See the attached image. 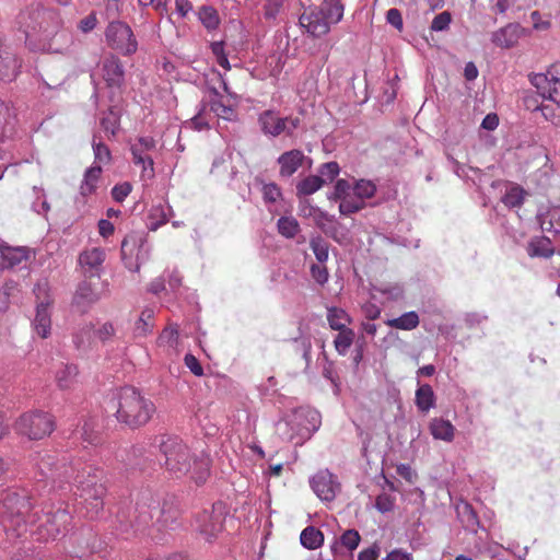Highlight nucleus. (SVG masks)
Wrapping results in <instances>:
<instances>
[{"instance_id": "nucleus-56", "label": "nucleus", "mask_w": 560, "mask_h": 560, "mask_svg": "<svg viewBox=\"0 0 560 560\" xmlns=\"http://www.w3.org/2000/svg\"><path fill=\"white\" fill-rule=\"evenodd\" d=\"M386 21L388 24H390L396 30H398V31L402 30V26H404L402 16H401V12L398 9H396V8L389 9L386 12Z\"/></svg>"}, {"instance_id": "nucleus-51", "label": "nucleus", "mask_w": 560, "mask_h": 560, "mask_svg": "<svg viewBox=\"0 0 560 560\" xmlns=\"http://www.w3.org/2000/svg\"><path fill=\"white\" fill-rule=\"evenodd\" d=\"M452 22L451 13L443 11L434 16L431 23V30L434 32H443L450 27Z\"/></svg>"}, {"instance_id": "nucleus-22", "label": "nucleus", "mask_w": 560, "mask_h": 560, "mask_svg": "<svg viewBox=\"0 0 560 560\" xmlns=\"http://www.w3.org/2000/svg\"><path fill=\"white\" fill-rule=\"evenodd\" d=\"M28 247H0V269L12 268L28 257Z\"/></svg>"}, {"instance_id": "nucleus-58", "label": "nucleus", "mask_w": 560, "mask_h": 560, "mask_svg": "<svg viewBox=\"0 0 560 560\" xmlns=\"http://www.w3.org/2000/svg\"><path fill=\"white\" fill-rule=\"evenodd\" d=\"M184 361L194 375L201 376L203 374V369L195 355L188 353L185 355Z\"/></svg>"}, {"instance_id": "nucleus-20", "label": "nucleus", "mask_w": 560, "mask_h": 560, "mask_svg": "<svg viewBox=\"0 0 560 560\" xmlns=\"http://www.w3.org/2000/svg\"><path fill=\"white\" fill-rule=\"evenodd\" d=\"M105 259V253L101 247L86 248L81 253L79 262L85 272H90L93 277L94 272H97Z\"/></svg>"}, {"instance_id": "nucleus-53", "label": "nucleus", "mask_w": 560, "mask_h": 560, "mask_svg": "<svg viewBox=\"0 0 560 560\" xmlns=\"http://www.w3.org/2000/svg\"><path fill=\"white\" fill-rule=\"evenodd\" d=\"M131 190H132L131 184L128 182H124V183L115 185L112 188L110 194L115 201L122 202L128 197V195L131 192Z\"/></svg>"}, {"instance_id": "nucleus-2", "label": "nucleus", "mask_w": 560, "mask_h": 560, "mask_svg": "<svg viewBox=\"0 0 560 560\" xmlns=\"http://www.w3.org/2000/svg\"><path fill=\"white\" fill-rule=\"evenodd\" d=\"M34 465L43 478L50 479L59 488L73 485L79 497V514L88 520L96 518L104 509L107 489L104 483V470L93 465L59 458L48 452H39L33 458Z\"/></svg>"}, {"instance_id": "nucleus-24", "label": "nucleus", "mask_w": 560, "mask_h": 560, "mask_svg": "<svg viewBox=\"0 0 560 560\" xmlns=\"http://www.w3.org/2000/svg\"><path fill=\"white\" fill-rule=\"evenodd\" d=\"M155 326L154 310L144 308L135 323L133 335L136 338H143L153 332Z\"/></svg>"}, {"instance_id": "nucleus-54", "label": "nucleus", "mask_w": 560, "mask_h": 560, "mask_svg": "<svg viewBox=\"0 0 560 560\" xmlns=\"http://www.w3.org/2000/svg\"><path fill=\"white\" fill-rule=\"evenodd\" d=\"M311 275L312 278L320 285H324L328 281V271L326 266L323 264H312Z\"/></svg>"}, {"instance_id": "nucleus-55", "label": "nucleus", "mask_w": 560, "mask_h": 560, "mask_svg": "<svg viewBox=\"0 0 560 560\" xmlns=\"http://www.w3.org/2000/svg\"><path fill=\"white\" fill-rule=\"evenodd\" d=\"M139 5L143 8H153L161 15L167 13L168 0H138Z\"/></svg>"}, {"instance_id": "nucleus-42", "label": "nucleus", "mask_w": 560, "mask_h": 560, "mask_svg": "<svg viewBox=\"0 0 560 560\" xmlns=\"http://www.w3.org/2000/svg\"><path fill=\"white\" fill-rule=\"evenodd\" d=\"M101 126L104 131L110 133L112 137L116 136L119 129V115L114 107H110L101 118Z\"/></svg>"}, {"instance_id": "nucleus-49", "label": "nucleus", "mask_w": 560, "mask_h": 560, "mask_svg": "<svg viewBox=\"0 0 560 560\" xmlns=\"http://www.w3.org/2000/svg\"><path fill=\"white\" fill-rule=\"evenodd\" d=\"M339 172L340 167L337 162H327L319 167L318 176L323 177L325 179V183L332 182L339 175Z\"/></svg>"}, {"instance_id": "nucleus-13", "label": "nucleus", "mask_w": 560, "mask_h": 560, "mask_svg": "<svg viewBox=\"0 0 560 560\" xmlns=\"http://www.w3.org/2000/svg\"><path fill=\"white\" fill-rule=\"evenodd\" d=\"M306 161H308V158L300 149L283 152L277 159L280 178L292 177Z\"/></svg>"}, {"instance_id": "nucleus-43", "label": "nucleus", "mask_w": 560, "mask_h": 560, "mask_svg": "<svg viewBox=\"0 0 560 560\" xmlns=\"http://www.w3.org/2000/svg\"><path fill=\"white\" fill-rule=\"evenodd\" d=\"M141 247H121V258L125 262V266L131 271H139L140 264L138 262V257Z\"/></svg>"}, {"instance_id": "nucleus-19", "label": "nucleus", "mask_w": 560, "mask_h": 560, "mask_svg": "<svg viewBox=\"0 0 560 560\" xmlns=\"http://www.w3.org/2000/svg\"><path fill=\"white\" fill-rule=\"evenodd\" d=\"M20 65L14 54L8 47L0 45V81L10 82L16 74Z\"/></svg>"}, {"instance_id": "nucleus-18", "label": "nucleus", "mask_w": 560, "mask_h": 560, "mask_svg": "<svg viewBox=\"0 0 560 560\" xmlns=\"http://www.w3.org/2000/svg\"><path fill=\"white\" fill-rule=\"evenodd\" d=\"M154 514H158L155 518L156 532L175 529L177 526L178 512L171 505L163 504L160 506L159 504H154Z\"/></svg>"}, {"instance_id": "nucleus-60", "label": "nucleus", "mask_w": 560, "mask_h": 560, "mask_svg": "<svg viewBox=\"0 0 560 560\" xmlns=\"http://www.w3.org/2000/svg\"><path fill=\"white\" fill-rule=\"evenodd\" d=\"M375 506L381 512H389L394 508V500L388 494H381L376 498Z\"/></svg>"}, {"instance_id": "nucleus-41", "label": "nucleus", "mask_w": 560, "mask_h": 560, "mask_svg": "<svg viewBox=\"0 0 560 560\" xmlns=\"http://www.w3.org/2000/svg\"><path fill=\"white\" fill-rule=\"evenodd\" d=\"M354 196L364 201V199L372 198L376 192V185L369 179H359L355 180L353 187Z\"/></svg>"}, {"instance_id": "nucleus-37", "label": "nucleus", "mask_w": 560, "mask_h": 560, "mask_svg": "<svg viewBox=\"0 0 560 560\" xmlns=\"http://www.w3.org/2000/svg\"><path fill=\"white\" fill-rule=\"evenodd\" d=\"M338 331L339 332L334 340V346L339 354L345 355L349 348L351 347V345L353 343L355 334L351 328L348 327L343 329H338Z\"/></svg>"}, {"instance_id": "nucleus-50", "label": "nucleus", "mask_w": 560, "mask_h": 560, "mask_svg": "<svg viewBox=\"0 0 560 560\" xmlns=\"http://www.w3.org/2000/svg\"><path fill=\"white\" fill-rule=\"evenodd\" d=\"M351 190V185L347 179L340 178L336 182L334 191L328 197L332 200H340L342 198L349 197Z\"/></svg>"}, {"instance_id": "nucleus-47", "label": "nucleus", "mask_w": 560, "mask_h": 560, "mask_svg": "<svg viewBox=\"0 0 560 560\" xmlns=\"http://www.w3.org/2000/svg\"><path fill=\"white\" fill-rule=\"evenodd\" d=\"M92 147L95 162L106 164L110 161L112 154L108 147L104 144L102 141H96V137L93 138Z\"/></svg>"}, {"instance_id": "nucleus-16", "label": "nucleus", "mask_w": 560, "mask_h": 560, "mask_svg": "<svg viewBox=\"0 0 560 560\" xmlns=\"http://www.w3.org/2000/svg\"><path fill=\"white\" fill-rule=\"evenodd\" d=\"M300 23L310 34L316 37L326 35L330 30L325 13L320 9L304 12L300 18Z\"/></svg>"}, {"instance_id": "nucleus-45", "label": "nucleus", "mask_w": 560, "mask_h": 560, "mask_svg": "<svg viewBox=\"0 0 560 560\" xmlns=\"http://www.w3.org/2000/svg\"><path fill=\"white\" fill-rule=\"evenodd\" d=\"M364 207V201L351 196L340 199L339 211L343 215H350L360 211Z\"/></svg>"}, {"instance_id": "nucleus-38", "label": "nucleus", "mask_w": 560, "mask_h": 560, "mask_svg": "<svg viewBox=\"0 0 560 560\" xmlns=\"http://www.w3.org/2000/svg\"><path fill=\"white\" fill-rule=\"evenodd\" d=\"M198 19L207 30H215L220 24L218 12L210 5L199 8Z\"/></svg>"}, {"instance_id": "nucleus-12", "label": "nucleus", "mask_w": 560, "mask_h": 560, "mask_svg": "<svg viewBox=\"0 0 560 560\" xmlns=\"http://www.w3.org/2000/svg\"><path fill=\"white\" fill-rule=\"evenodd\" d=\"M311 487L320 500L327 502L332 501L340 489L337 478L328 469L315 474L311 479Z\"/></svg>"}, {"instance_id": "nucleus-21", "label": "nucleus", "mask_w": 560, "mask_h": 560, "mask_svg": "<svg viewBox=\"0 0 560 560\" xmlns=\"http://www.w3.org/2000/svg\"><path fill=\"white\" fill-rule=\"evenodd\" d=\"M212 96L209 105L210 110L213 112L219 118L224 120L233 121L237 118V113L231 104L223 102V96L218 92L217 89H211Z\"/></svg>"}, {"instance_id": "nucleus-6", "label": "nucleus", "mask_w": 560, "mask_h": 560, "mask_svg": "<svg viewBox=\"0 0 560 560\" xmlns=\"http://www.w3.org/2000/svg\"><path fill=\"white\" fill-rule=\"evenodd\" d=\"M56 423L52 415L42 410H31L22 413L14 422L13 429L20 436L30 441H38L49 436Z\"/></svg>"}, {"instance_id": "nucleus-8", "label": "nucleus", "mask_w": 560, "mask_h": 560, "mask_svg": "<svg viewBox=\"0 0 560 560\" xmlns=\"http://www.w3.org/2000/svg\"><path fill=\"white\" fill-rule=\"evenodd\" d=\"M105 38L108 47L122 56H131L138 50V40L131 27L122 21L110 22L106 27Z\"/></svg>"}, {"instance_id": "nucleus-44", "label": "nucleus", "mask_w": 560, "mask_h": 560, "mask_svg": "<svg viewBox=\"0 0 560 560\" xmlns=\"http://www.w3.org/2000/svg\"><path fill=\"white\" fill-rule=\"evenodd\" d=\"M33 191L35 194V200L32 202L33 211H35L38 214L46 215L50 209V205L46 199L45 190L43 188L34 186Z\"/></svg>"}, {"instance_id": "nucleus-5", "label": "nucleus", "mask_w": 560, "mask_h": 560, "mask_svg": "<svg viewBox=\"0 0 560 560\" xmlns=\"http://www.w3.org/2000/svg\"><path fill=\"white\" fill-rule=\"evenodd\" d=\"M20 23L25 35V42L31 45L33 37L43 36L46 38L54 34L62 25V20L56 9L35 3L20 14Z\"/></svg>"}, {"instance_id": "nucleus-10", "label": "nucleus", "mask_w": 560, "mask_h": 560, "mask_svg": "<svg viewBox=\"0 0 560 560\" xmlns=\"http://www.w3.org/2000/svg\"><path fill=\"white\" fill-rule=\"evenodd\" d=\"M102 78L106 86L115 91H120L125 83V68L120 59L110 54L106 56L101 65Z\"/></svg>"}, {"instance_id": "nucleus-17", "label": "nucleus", "mask_w": 560, "mask_h": 560, "mask_svg": "<svg viewBox=\"0 0 560 560\" xmlns=\"http://www.w3.org/2000/svg\"><path fill=\"white\" fill-rule=\"evenodd\" d=\"M258 124L264 135L276 138L284 133V117H280L277 112L268 109L258 116Z\"/></svg>"}, {"instance_id": "nucleus-26", "label": "nucleus", "mask_w": 560, "mask_h": 560, "mask_svg": "<svg viewBox=\"0 0 560 560\" xmlns=\"http://www.w3.org/2000/svg\"><path fill=\"white\" fill-rule=\"evenodd\" d=\"M154 505H138L135 526L138 530L155 529Z\"/></svg>"}, {"instance_id": "nucleus-9", "label": "nucleus", "mask_w": 560, "mask_h": 560, "mask_svg": "<svg viewBox=\"0 0 560 560\" xmlns=\"http://www.w3.org/2000/svg\"><path fill=\"white\" fill-rule=\"evenodd\" d=\"M224 511L221 504H213L196 517L197 530L207 540L212 541L223 530Z\"/></svg>"}, {"instance_id": "nucleus-30", "label": "nucleus", "mask_w": 560, "mask_h": 560, "mask_svg": "<svg viewBox=\"0 0 560 560\" xmlns=\"http://www.w3.org/2000/svg\"><path fill=\"white\" fill-rule=\"evenodd\" d=\"M256 183L261 185L262 200L268 206L269 211H271L270 206L276 205L283 197L281 188L273 182L265 183L259 178H256Z\"/></svg>"}, {"instance_id": "nucleus-62", "label": "nucleus", "mask_w": 560, "mask_h": 560, "mask_svg": "<svg viewBox=\"0 0 560 560\" xmlns=\"http://www.w3.org/2000/svg\"><path fill=\"white\" fill-rule=\"evenodd\" d=\"M285 130L284 135L292 137L296 129L301 126V118L299 116L284 117Z\"/></svg>"}, {"instance_id": "nucleus-52", "label": "nucleus", "mask_w": 560, "mask_h": 560, "mask_svg": "<svg viewBox=\"0 0 560 560\" xmlns=\"http://www.w3.org/2000/svg\"><path fill=\"white\" fill-rule=\"evenodd\" d=\"M285 0H266L264 15L268 20H275L280 13Z\"/></svg>"}, {"instance_id": "nucleus-39", "label": "nucleus", "mask_w": 560, "mask_h": 560, "mask_svg": "<svg viewBox=\"0 0 560 560\" xmlns=\"http://www.w3.org/2000/svg\"><path fill=\"white\" fill-rule=\"evenodd\" d=\"M525 190L514 185L510 187L502 197V202L509 208H517L524 203Z\"/></svg>"}, {"instance_id": "nucleus-7", "label": "nucleus", "mask_w": 560, "mask_h": 560, "mask_svg": "<svg viewBox=\"0 0 560 560\" xmlns=\"http://www.w3.org/2000/svg\"><path fill=\"white\" fill-rule=\"evenodd\" d=\"M36 299V313L32 326L35 332L43 339L48 338L51 330V312L54 299L47 280L36 283L34 288Z\"/></svg>"}, {"instance_id": "nucleus-28", "label": "nucleus", "mask_w": 560, "mask_h": 560, "mask_svg": "<svg viewBox=\"0 0 560 560\" xmlns=\"http://www.w3.org/2000/svg\"><path fill=\"white\" fill-rule=\"evenodd\" d=\"M419 315L415 311L404 313L397 318L387 319L385 322L388 327L400 330H412L419 326Z\"/></svg>"}, {"instance_id": "nucleus-59", "label": "nucleus", "mask_w": 560, "mask_h": 560, "mask_svg": "<svg viewBox=\"0 0 560 560\" xmlns=\"http://www.w3.org/2000/svg\"><path fill=\"white\" fill-rule=\"evenodd\" d=\"M172 212V208L167 206L166 208L158 207L152 209L151 217L158 218L161 217L159 223L153 224L152 230H156L160 224L166 223L168 221V213Z\"/></svg>"}, {"instance_id": "nucleus-63", "label": "nucleus", "mask_w": 560, "mask_h": 560, "mask_svg": "<svg viewBox=\"0 0 560 560\" xmlns=\"http://www.w3.org/2000/svg\"><path fill=\"white\" fill-rule=\"evenodd\" d=\"M362 313L368 320H374L380 317L381 308L373 303H365L362 306Z\"/></svg>"}, {"instance_id": "nucleus-40", "label": "nucleus", "mask_w": 560, "mask_h": 560, "mask_svg": "<svg viewBox=\"0 0 560 560\" xmlns=\"http://www.w3.org/2000/svg\"><path fill=\"white\" fill-rule=\"evenodd\" d=\"M278 232L287 237H294L300 231V224L293 217H281L277 222Z\"/></svg>"}, {"instance_id": "nucleus-1", "label": "nucleus", "mask_w": 560, "mask_h": 560, "mask_svg": "<svg viewBox=\"0 0 560 560\" xmlns=\"http://www.w3.org/2000/svg\"><path fill=\"white\" fill-rule=\"evenodd\" d=\"M40 513L33 510L26 495L7 493L0 502V524L7 540L18 545L31 536L38 542H47L68 533L72 516L67 502L47 504Z\"/></svg>"}, {"instance_id": "nucleus-27", "label": "nucleus", "mask_w": 560, "mask_h": 560, "mask_svg": "<svg viewBox=\"0 0 560 560\" xmlns=\"http://www.w3.org/2000/svg\"><path fill=\"white\" fill-rule=\"evenodd\" d=\"M417 408L421 412H428L435 405V395L434 392L429 384H423L418 387L416 390V399H415Z\"/></svg>"}, {"instance_id": "nucleus-36", "label": "nucleus", "mask_w": 560, "mask_h": 560, "mask_svg": "<svg viewBox=\"0 0 560 560\" xmlns=\"http://www.w3.org/2000/svg\"><path fill=\"white\" fill-rule=\"evenodd\" d=\"M101 173L102 167L100 165H92L85 171L83 182L80 186L82 195L86 196L94 192Z\"/></svg>"}, {"instance_id": "nucleus-25", "label": "nucleus", "mask_w": 560, "mask_h": 560, "mask_svg": "<svg viewBox=\"0 0 560 560\" xmlns=\"http://www.w3.org/2000/svg\"><path fill=\"white\" fill-rule=\"evenodd\" d=\"M430 433L436 440L452 442L455 435V427L448 420L434 418L429 425Z\"/></svg>"}, {"instance_id": "nucleus-64", "label": "nucleus", "mask_w": 560, "mask_h": 560, "mask_svg": "<svg viewBox=\"0 0 560 560\" xmlns=\"http://www.w3.org/2000/svg\"><path fill=\"white\" fill-rule=\"evenodd\" d=\"M177 338H178V331L175 328H165L160 336V340L162 342L168 343L170 346L175 345L177 341Z\"/></svg>"}, {"instance_id": "nucleus-33", "label": "nucleus", "mask_w": 560, "mask_h": 560, "mask_svg": "<svg viewBox=\"0 0 560 560\" xmlns=\"http://www.w3.org/2000/svg\"><path fill=\"white\" fill-rule=\"evenodd\" d=\"M327 322L332 330L347 328V325L351 323L350 315L340 307H328L327 308Z\"/></svg>"}, {"instance_id": "nucleus-32", "label": "nucleus", "mask_w": 560, "mask_h": 560, "mask_svg": "<svg viewBox=\"0 0 560 560\" xmlns=\"http://www.w3.org/2000/svg\"><path fill=\"white\" fill-rule=\"evenodd\" d=\"M94 337V326L86 323L80 326L72 335V341L77 350L86 349L91 346Z\"/></svg>"}, {"instance_id": "nucleus-4", "label": "nucleus", "mask_w": 560, "mask_h": 560, "mask_svg": "<svg viewBox=\"0 0 560 560\" xmlns=\"http://www.w3.org/2000/svg\"><path fill=\"white\" fill-rule=\"evenodd\" d=\"M154 402L131 386L120 388L117 395L116 419L131 429L145 425L155 413Z\"/></svg>"}, {"instance_id": "nucleus-48", "label": "nucleus", "mask_w": 560, "mask_h": 560, "mask_svg": "<svg viewBox=\"0 0 560 560\" xmlns=\"http://www.w3.org/2000/svg\"><path fill=\"white\" fill-rule=\"evenodd\" d=\"M360 540V534L355 529H348L340 537L341 545L350 551L357 549Z\"/></svg>"}, {"instance_id": "nucleus-23", "label": "nucleus", "mask_w": 560, "mask_h": 560, "mask_svg": "<svg viewBox=\"0 0 560 560\" xmlns=\"http://www.w3.org/2000/svg\"><path fill=\"white\" fill-rule=\"evenodd\" d=\"M79 368L75 364H63L56 372V383L60 389H71L78 383Z\"/></svg>"}, {"instance_id": "nucleus-11", "label": "nucleus", "mask_w": 560, "mask_h": 560, "mask_svg": "<svg viewBox=\"0 0 560 560\" xmlns=\"http://www.w3.org/2000/svg\"><path fill=\"white\" fill-rule=\"evenodd\" d=\"M529 82L535 86L537 93L545 100L557 104L560 108V79L548 73H533Z\"/></svg>"}, {"instance_id": "nucleus-29", "label": "nucleus", "mask_w": 560, "mask_h": 560, "mask_svg": "<svg viewBox=\"0 0 560 560\" xmlns=\"http://www.w3.org/2000/svg\"><path fill=\"white\" fill-rule=\"evenodd\" d=\"M130 152L132 154V161L136 165L142 166V176H148L149 178L154 176V162L149 152L143 149L132 148L130 147Z\"/></svg>"}, {"instance_id": "nucleus-15", "label": "nucleus", "mask_w": 560, "mask_h": 560, "mask_svg": "<svg viewBox=\"0 0 560 560\" xmlns=\"http://www.w3.org/2000/svg\"><path fill=\"white\" fill-rule=\"evenodd\" d=\"M102 294L94 290L92 282L82 281L73 295L72 304L81 313L88 310L101 299Z\"/></svg>"}, {"instance_id": "nucleus-46", "label": "nucleus", "mask_w": 560, "mask_h": 560, "mask_svg": "<svg viewBox=\"0 0 560 560\" xmlns=\"http://www.w3.org/2000/svg\"><path fill=\"white\" fill-rule=\"evenodd\" d=\"M116 335V328L112 322H104L94 328V337L102 342L110 340Z\"/></svg>"}, {"instance_id": "nucleus-31", "label": "nucleus", "mask_w": 560, "mask_h": 560, "mask_svg": "<svg viewBox=\"0 0 560 560\" xmlns=\"http://www.w3.org/2000/svg\"><path fill=\"white\" fill-rule=\"evenodd\" d=\"M300 541L306 549L315 550L324 544V534L314 526H307L302 530Z\"/></svg>"}, {"instance_id": "nucleus-3", "label": "nucleus", "mask_w": 560, "mask_h": 560, "mask_svg": "<svg viewBox=\"0 0 560 560\" xmlns=\"http://www.w3.org/2000/svg\"><path fill=\"white\" fill-rule=\"evenodd\" d=\"M159 447L164 455L165 469L175 477L189 476L197 485L203 483L209 477V456L203 452H194L180 438L164 435Z\"/></svg>"}, {"instance_id": "nucleus-34", "label": "nucleus", "mask_w": 560, "mask_h": 560, "mask_svg": "<svg viewBox=\"0 0 560 560\" xmlns=\"http://www.w3.org/2000/svg\"><path fill=\"white\" fill-rule=\"evenodd\" d=\"M320 11L325 13L328 25L337 24L343 16V4L340 1H324Z\"/></svg>"}, {"instance_id": "nucleus-14", "label": "nucleus", "mask_w": 560, "mask_h": 560, "mask_svg": "<svg viewBox=\"0 0 560 560\" xmlns=\"http://www.w3.org/2000/svg\"><path fill=\"white\" fill-rule=\"evenodd\" d=\"M526 35L527 31L521 24L509 23L492 33L491 42L500 48L509 49L514 47L520 38Z\"/></svg>"}, {"instance_id": "nucleus-57", "label": "nucleus", "mask_w": 560, "mask_h": 560, "mask_svg": "<svg viewBox=\"0 0 560 560\" xmlns=\"http://www.w3.org/2000/svg\"><path fill=\"white\" fill-rule=\"evenodd\" d=\"M300 212L304 217H318L324 218L326 215L325 212L319 210V208L312 206L307 200L301 202Z\"/></svg>"}, {"instance_id": "nucleus-35", "label": "nucleus", "mask_w": 560, "mask_h": 560, "mask_svg": "<svg viewBox=\"0 0 560 560\" xmlns=\"http://www.w3.org/2000/svg\"><path fill=\"white\" fill-rule=\"evenodd\" d=\"M325 184V179L318 175H310L300 180L296 185V194L299 196H310L319 190Z\"/></svg>"}, {"instance_id": "nucleus-61", "label": "nucleus", "mask_w": 560, "mask_h": 560, "mask_svg": "<svg viewBox=\"0 0 560 560\" xmlns=\"http://www.w3.org/2000/svg\"><path fill=\"white\" fill-rule=\"evenodd\" d=\"M132 148L143 149L148 152L152 151L156 147V141L154 138L145 136L139 137L135 143L131 144Z\"/></svg>"}]
</instances>
